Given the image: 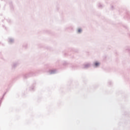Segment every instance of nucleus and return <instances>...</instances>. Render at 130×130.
Segmentation results:
<instances>
[{
    "label": "nucleus",
    "mask_w": 130,
    "mask_h": 130,
    "mask_svg": "<svg viewBox=\"0 0 130 130\" xmlns=\"http://www.w3.org/2000/svg\"><path fill=\"white\" fill-rule=\"evenodd\" d=\"M94 66H95V67H98V66H99V62H95L94 63Z\"/></svg>",
    "instance_id": "f257e3e1"
},
{
    "label": "nucleus",
    "mask_w": 130,
    "mask_h": 130,
    "mask_svg": "<svg viewBox=\"0 0 130 130\" xmlns=\"http://www.w3.org/2000/svg\"><path fill=\"white\" fill-rule=\"evenodd\" d=\"M78 32L79 33H81V32H82V29H80V28H79V29H78Z\"/></svg>",
    "instance_id": "f03ea898"
}]
</instances>
